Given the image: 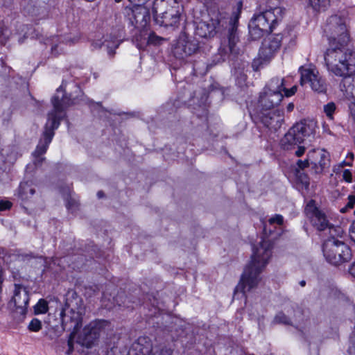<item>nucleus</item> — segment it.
<instances>
[{"label":"nucleus","mask_w":355,"mask_h":355,"mask_svg":"<svg viewBox=\"0 0 355 355\" xmlns=\"http://www.w3.org/2000/svg\"><path fill=\"white\" fill-rule=\"evenodd\" d=\"M309 5L317 12L325 11L330 6V0H308Z\"/></svg>","instance_id":"26"},{"label":"nucleus","mask_w":355,"mask_h":355,"mask_svg":"<svg viewBox=\"0 0 355 355\" xmlns=\"http://www.w3.org/2000/svg\"><path fill=\"white\" fill-rule=\"evenodd\" d=\"M107 324L106 321H96L86 326L78 337V343L82 346L90 347L99 338L101 329Z\"/></svg>","instance_id":"13"},{"label":"nucleus","mask_w":355,"mask_h":355,"mask_svg":"<svg viewBox=\"0 0 355 355\" xmlns=\"http://www.w3.org/2000/svg\"><path fill=\"white\" fill-rule=\"evenodd\" d=\"M266 33H268L266 31L261 30L260 28L254 26L252 23L249 24V34L250 37L257 40L261 38Z\"/></svg>","instance_id":"27"},{"label":"nucleus","mask_w":355,"mask_h":355,"mask_svg":"<svg viewBox=\"0 0 355 355\" xmlns=\"http://www.w3.org/2000/svg\"><path fill=\"white\" fill-rule=\"evenodd\" d=\"M199 50L198 40L193 35L182 32L173 46L172 52L176 58L183 60L195 55Z\"/></svg>","instance_id":"9"},{"label":"nucleus","mask_w":355,"mask_h":355,"mask_svg":"<svg viewBox=\"0 0 355 355\" xmlns=\"http://www.w3.org/2000/svg\"><path fill=\"white\" fill-rule=\"evenodd\" d=\"M322 28L330 46L349 44L347 19L345 17L337 14L331 15L326 20Z\"/></svg>","instance_id":"6"},{"label":"nucleus","mask_w":355,"mask_h":355,"mask_svg":"<svg viewBox=\"0 0 355 355\" xmlns=\"http://www.w3.org/2000/svg\"><path fill=\"white\" fill-rule=\"evenodd\" d=\"M128 1L131 2V0H128Z\"/></svg>","instance_id":"57"},{"label":"nucleus","mask_w":355,"mask_h":355,"mask_svg":"<svg viewBox=\"0 0 355 355\" xmlns=\"http://www.w3.org/2000/svg\"><path fill=\"white\" fill-rule=\"evenodd\" d=\"M97 196L98 198H101L104 196V193L102 191H99L98 193H97Z\"/></svg>","instance_id":"52"},{"label":"nucleus","mask_w":355,"mask_h":355,"mask_svg":"<svg viewBox=\"0 0 355 355\" xmlns=\"http://www.w3.org/2000/svg\"><path fill=\"white\" fill-rule=\"evenodd\" d=\"M103 46H106L108 54L112 56L115 53L114 49H116L119 46V44L116 42H112V45H110V42H106V43H103Z\"/></svg>","instance_id":"34"},{"label":"nucleus","mask_w":355,"mask_h":355,"mask_svg":"<svg viewBox=\"0 0 355 355\" xmlns=\"http://www.w3.org/2000/svg\"><path fill=\"white\" fill-rule=\"evenodd\" d=\"M122 1H123V0H114V1H115L116 3H120V2H121Z\"/></svg>","instance_id":"56"},{"label":"nucleus","mask_w":355,"mask_h":355,"mask_svg":"<svg viewBox=\"0 0 355 355\" xmlns=\"http://www.w3.org/2000/svg\"><path fill=\"white\" fill-rule=\"evenodd\" d=\"M76 304H78V302H81V300H80V299H79V298H76Z\"/></svg>","instance_id":"55"},{"label":"nucleus","mask_w":355,"mask_h":355,"mask_svg":"<svg viewBox=\"0 0 355 355\" xmlns=\"http://www.w3.org/2000/svg\"><path fill=\"white\" fill-rule=\"evenodd\" d=\"M305 214L311 220L313 226L318 231H325L330 225L326 214L316 207L314 200H311L305 207Z\"/></svg>","instance_id":"14"},{"label":"nucleus","mask_w":355,"mask_h":355,"mask_svg":"<svg viewBox=\"0 0 355 355\" xmlns=\"http://www.w3.org/2000/svg\"><path fill=\"white\" fill-rule=\"evenodd\" d=\"M57 45H53L52 47H51V53L55 55H57L58 54V52L56 51V48H57Z\"/></svg>","instance_id":"50"},{"label":"nucleus","mask_w":355,"mask_h":355,"mask_svg":"<svg viewBox=\"0 0 355 355\" xmlns=\"http://www.w3.org/2000/svg\"><path fill=\"white\" fill-rule=\"evenodd\" d=\"M350 342L353 345L354 349H355V331L353 332L350 337Z\"/></svg>","instance_id":"49"},{"label":"nucleus","mask_w":355,"mask_h":355,"mask_svg":"<svg viewBox=\"0 0 355 355\" xmlns=\"http://www.w3.org/2000/svg\"><path fill=\"white\" fill-rule=\"evenodd\" d=\"M282 37L270 35L264 39L259 49L258 58L254 60L252 67L258 71L262 65L267 64L275 55L281 46Z\"/></svg>","instance_id":"10"},{"label":"nucleus","mask_w":355,"mask_h":355,"mask_svg":"<svg viewBox=\"0 0 355 355\" xmlns=\"http://www.w3.org/2000/svg\"><path fill=\"white\" fill-rule=\"evenodd\" d=\"M284 92V94H285V96L288 97V96H293V94H295V93L297 91V87L296 86H293L292 88H291L290 89H288L286 88H285L284 87L283 88V90Z\"/></svg>","instance_id":"39"},{"label":"nucleus","mask_w":355,"mask_h":355,"mask_svg":"<svg viewBox=\"0 0 355 355\" xmlns=\"http://www.w3.org/2000/svg\"><path fill=\"white\" fill-rule=\"evenodd\" d=\"M33 184L28 182H21L19 187L18 196L22 200H29L35 193Z\"/></svg>","instance_id":"24"},{"label":"nucleus","mask_w":355,"mask_h":355,"mask_svg":"<svg viewBox=\"0 0 355 355\" xmlns=\"http://www.w3.org/2000/svg\"><path fill=\"white\" fill-rule=\"evenodd\" d=\"M349 272L350 274L355 277V261L353 262L352 266L349 268Z\"/></svg>","instance_id":"46"},{"label":"nucleus","mask_w":355,"mask_h":355,"mask_svg":"<svg viewBox=\"0 0 355 355\" xmlns=\"http://www.w3.org/2000/svg\"><path fill=\"white\" fill-rule=\"evenodd\" d=\"M299 71L301 74L300 84L308 83L311 89L318 93H325L327 91V84L324 78L320 76L318 71L313 69L300 67Z\"/></svg>","instance_id":"12"},{"label":"nucleus","mask_w":355,"mask_h":355,"mask_svg":"<svg viewBox=\"0 0 355 355\" xmlns=\"http://www.w3.org/2000/svg\"><path fill=\"white\" fill-rule=\"evenodd\" d=\"M12 206V203L8 200H1L0 201V211H4L6 209H9Z\"/></svg>","instance_id":"38"},{"label":"nucleus","mask_w":355,"mask_h":355,"mask_svg":"<svg viewBox=\"0 0 355 355\" xmlns=\"http://www.w3.org/2000/svg\"><path fill=\"white\" fill-rule=\"evenodd\" d=\"M354 204H355V196H351V195L349 196L348 202L347 203L346 207L343 208L341 209V211L345 212L347 207H348V208L354 207Z\"/></svg>","instance_id":"36"},{"label":"nucleus","mask_w":355,"mask_h":355,"mask_svg":"<svg viewBox=\"0 0 355 355\" xmlns=\"http://www.w3.org/2000/svg\"><path fill=\"white\" fill-rule=\"evenodd\" d=\"M283 14L284 10L281 7L276 6L254 15L250 23L267 33H270L275 24L282 20Z\"/></svg>","instance_id":"11"},{"label":"nucleus","mask_w":355,"mask_h":355,"mask_svg":"<svg viewBox=\"0 0 355 355\" xmlns=\"http://www.w3.org/2000/svg\"><path fill=\"white\" fill-rule=\"evenodd\" d=\"M336 110V105L333 102H330L324 106V112L326 114L327 116L333 119V114Z\"/></svg>","instance_id":"31"},{"label":"nucleus","mask_w":355,"mask_h":355,"mask_svg":"<svg viewBox=\"0 0 355 355\" xmlns=\"http://www.w3.org/2000/svg\"><path fill=\"white\" fill-rule=\"evenodd\" d=\"M316 123L314 121L304 120L294 125L284 135L281 145L284 150H295V155L300 157L304 155L305 148L300 146L305 137L315 134Z\"/></svg>","instance_id":"5"},{"label":"nucleus","mask_w":355,"mask_h":355,"mask_svg":"<svg viewBox=\"0 0 355 355\" xmlns=\"http://www.w3.org/2000/svg\"><path fill=\"white\" fill-rule=\"evenodd\" d=\"M257 117L264 126L273 132L277 131L284 122V113L279 110L259 111Z\"/></svg>","instance_id":"15"},{"label":"nucleus","mask_w":355,"mask_h":355,"mask_svg":"<svg viewBox=\"0 0 355 355\" xmlns=\"http://www.w3.org/2000/svg\"><path fill=\"white\" fill-rule=\"evenodd\" d=\"M152 12L156 24L164 26H173L179 23L180 13L177 7L168 4L166 0H155Z\"/></svg>","instance_id":"8"},{"label":"nucleus","mask_w":355,"mask_h":355,"mask_svg":"<svg viewBox=\"0 0 355 355\" xmlns=\"http://www.w3.org/2000/svg\"><path fill=\"white\" fill-rule=\"evenodd\" d=\"M51 102L53 104V110L49 112L47 122L44 127V131L42 137L37 146L33 155L35 157V164L36 166L40 165L44 159L41 155L44 154L47 150L49 144L54 136V130L57 129L65 115V109L74 103L73 101L66 96L60 98L58 95H55Z\"/></svg>","instance_id":"3"},{"label":"nucleus","mask_w":355,"mask_h":355,"mask_svg":"<svg viewBox=\"0 0 355 355\" xmlns=\"http://www.w3.org/2000/svg\"><path fill=\"white\" fill-rule=\"evenodd\" d=\"M285 312H279L274 318L273 322L275 324H292L293 320H298L301 317V311L294 305H291L284 309Z\"/></svg>","instance_id":"19"},{"label":"nucleus","mask_w":355,"mask_h":355,"mask_svg":"<svg viewBox=\"0 0 355 355\" xmlns=\"http://www.w3.org/2000/svg\"><path fill=\"white\" fill-rule=\"evenodd\" d=\"M284 81L283 78H272L265 87L264 90L273 93H282L284 86Z\"/></svg>","instance_id":"25"},{"label":"nucleus","mask_w":355,"mask_h":355,"mask_svg":"<svg viewBox=\"0 0 355 355\" xmlns=\"http://www.w3.org/2000/svg\"><path fill=\"white\" fill-rule=\"evenodd\" d=\"M298 178L300 180V182L304 184L306 187H307L309 184V180L306 175L303 173H300L298 175Z\"/></svg>","instance_id":"40"},{"label":"nucleus","mask_w":355,"mask_h":355,"mask_svg":"<svg viewBox=\"0 0 355 355\" xmlns=\"http://www.w3.org/2000/svg\"><path fill=\"white\" fill-rule=\"evenodd\" d=\"M282 93H273L268 91H263L261 93L259 100V111H270L277 106L283 99Z\"/></svg>","instance_id":"18"},{"label":"nucleus","mask_w":355,"mask_h":355,"mask_svg":"<svg viewBox=\"0 0 355 355\" xmlns=\"http://www.w3.org/2000/svg\"><path fill=\"white\" fill-rule=\"evenodd\" d=\"M351 118L355 123V105H353L351 108Z\"/></svg>","instance_id":"47"},{"label":"nucleus","mask_w":355,"mask_h":355,"mask_svg":"<svg viewBox=\"0 0 355 355\" xmlns=\"http://www.w3.org/2000/svg\"><path fill=\"white\" fill-rule=\"evenodd\" d=\"M327 230L329 231V236L328 239H334V240H339L338 238H341L344 233L341 227L334 226L331 224L329 225Z\"/></svg>","instance_id":"28"},{"label":"nucleus","mask_w":355,"mask_h":355,"mask_svg":"<svg viewBox=\"0 0 355 355\" xmlns=\"http://www.w3.org/2000/svg\"><path fill=\"white\" fill-rule=\"evenodd\" d=\"M352 98L354 99V102H352L351 104L349 105V111L351 112V108L353 105H355V96L353 97Z\"/></svg>","instance_id":"53"},{"label":"nucleus","mask_w":355,"mask_h":355,"mask_svg":"<svg viewBox=\"0 0 355 355\" xmlns=\"http://www.w3.org/2000/svg\"><path fill=\"white\" fill-rule=\"evenodd\" d=\"M307 156L315 173H320L329 164V153L323 149L310 150Z\"/></svg>","instance_id":"16"},{"label":"nucleus","mask_w":355,"mask_h":355,"mask_svg":"<svg viewBox=\"0 0 355 355\" xmlns=\"http://www.w3.org/2000/svg\"><path fill=\"white\" fill-rule=\"evenodd\" d=\"M66 207L69 211L73 213L78 210L79 203L76 199L70 196L66 199Z\"/></svg>","instance_id":"30"},{"label":"nucleus","mask_w":355,"mask_h":355,"mask_svg":"<svg viewBox=\"0 0 355 355\" xmlns=\"http://www.w3.org/2000/svg\"><path fill=\"white\" fill-rule=\"evenodd\" d=\"M21 258L24 261L25 260H28L31 258H40V259H42V257H35L34 256L33 254H23L21 255Z\"/></svg>","instance_id":"44"},{"label":"nucleus","mask_w":355,"mask_h":355,"mask_svg":"<svg viewBox=\"0 0 355 355\" xmlns=\"http://www.w3.org/2000/svg\"><path fill=\"white\" fill-rule=\"evenodd\" d=\"M350 238L355 242V220L352 223L349 228Z\"/></svg>","instance_id":"41"},{"label":"nucleus","mask_w":355,"mask_h":355,"mask_svg":"<svg viewBox=\"0 0 355 355\" xmlns=\"http://www.w3.org/2000/svg\"><path fill=\"white\" fill-rule=\"evenodd\" d=\"M68 346H69V350H68V352H67V354H71V353L73 352V342H72V340H71V339H69V340H68Z\"/></svg>","instance_id":"45"},{"label":"nucleus","mask_w":355,"mask_h":355,"mask_svg":"<svg viewBox=\"0 0 355 355\" xmlns=\"http://www.w3.org/2000/svg\"><path fill=\"white\" fill-rule=\"evenodd\" d=\"M354 155L353 153H348L345 159L343 161V164L345 166H352V162L354 161Z\"/></svg>","instance_id":"35"},{"label":"nucleus","mask_w":355,"mask_h":355,"mask_svg":"<svg viewBox=\"0 0 355 355\" xmlns=\"http://www.w3.org/2000/svg\"><path fill=\"white\" fill-rule=\"evenodd\" d=\"M272 248L270 241L265 239L260 241L257 246L253 247L251 261L244 270L241 282L236 288V292L241 291L244 295L257 286L259 282V275L272 255Z\"/></svg>","instance_id":"2"},{"label":"nucleus","mask_w":355,"mask_h":355,"mask_svg":"<svg viewBox=\"0 0 355 355\" xmlns=\"http://www.w3.org/2000/svg\"><path fill=\"white\" fill-rule=\"evenodd\" d=\"M12 301L16 307V311L21 315L25 314L29 301L28 291L26 287L15 284Z\"/></svg>","instance_id":"17"},{"label":"nucleus","mask_w":355,"mask_h":355,"mask_svg":"<svg viewBox=\"0 0 355 355\" xmlns=\"http://www.w3.org/2000/svg\"><path fill=\"white\" fill-rule=\"evenodd\" d=\"M284 223V218L282 215L275 214L271 217L267 223L264 225L263 232L265 234L271 235L277 226H282Z\"/></svg>","instance_id":"23"},{"label":"nucleus","mask_w":355,"mask_h":355,"mask_svg":"<svg viewBox=\"0 0 355 355\" xmlns=\"http://www.w3.org/2000/svg\"><path fill=\"white\" fill-rule=\"evenodd\" d=\"M164 40V39L163 37L157 35L154 33H151L148 37V43L150 44L159 45Z\"/></svg>","instance_id":"32"},{"label":"nucleus","mask_w":355,"mask_h":355,"mask_svg":"<svg viewBox=\"0 0 355 355\" xmlns=\"http://www.w3.org/2000/svg\"><path fill=\"white\" fill-rule=\"evenodd\" d=\"M286 109H287V111H288V112H291V111H293V109H294V105H293V103H289V104L287 105Z\"/></svg>","instance_id":"51"},{"label":"nucleus","mask_w":355,"mask_h":355,"mask_svg":"<svg viewBox=\"0 0 355 355\" xmlns=\"http://www.w3.org/2000/svg\"><path fill=\"white\" fill-rule=\"evenodd\" d=\"M300 284L301 286H304L306 284V282L304 280H302L300 281Z\"/></svg>","instance_id":"54"},{"label":"nucleus","mask_w":355,"mask_h":355,"mask_svg":"<svg viewBox=\"0 0 355 355\" xmlns=\"http://www.w3.org/2000/svg\"><path fill=\"white\" fill-rule=\"evenodd\" d=\"M343 179L349 182L352 181V173L348 170H345L343 174Z\"/></svg>","instance_id":"42"},{"label":"nucleus","mask_w":355,"mask_h":355,"mask_svg":"<svg viewBox=\"0 0 355 355\" xmlns=\"http://www.w3.org/2000/svg\"><path fill=\"white\" fill-rule=\"evenodd\" d=\"M340 89L346 97L355 96V75H349L343 78L339 85Z\"/></svg>","instance_id":"21"},{"label":"nucleus","mask_w":355,"mask_h":355,"mask_svg":"<svg viewBox=\"0 0 355 355\" xmlns=\"http://www.w3.org/2000/svg\"><path fill=\"white\" fill-rule=\"evenodd\" d=\"M48 311L47 302L44 299H40L35 306V312L37 314L45 313Z\"/></svg>","instance_id":"29"},{"label":"nucleus","mask_w":355,"mask_h":355,"mask_svg":"<svg viewBox=\"0 0 355 355\" xmlns=\"http://www.w3.org/2000/svg\"><path fill=\"white\" fill-rule=\"evenodd\" d=\"M153 344L148 337L141 336L135 342L128 355H152Z\"/></svg>","instance_id":"20"},{"label":"nucleus","mask_w":355,"mask_h":355,"mask_svg":"<svg viewBox=\"0 0 355 355\" xmlns=\"http://www.w3.org/2000/svg\"><path fill=\"white\" fill-rule=\"evenodd\" d=\"M60 318L62 320V324L64 326V323L68 322V320H67V317L66 316V314H65V309H62V310L61 311V312L60 313Z\"/></svg>","instance_id":"43"},{"label":"nucleus","mask_w":355,"mask_h":355,"mask_svg":"<svg viewBox=\"0 0 355 355\" xmlns=\"http://www.w3.org/2000/svg\"><path fill=\"white\" fill-rule=\"evenodd\" d=\"M310 164H311V162H310V160H309L308 156H307V159H306L305 160H304V161L298 160L297 162L298 167L302 170L308 167Z\"/></svg>","instance_id":"37"},{"label":"nucleus","mask_w":355,"mask_h":355,"mask_svg":"<svg viewBox=\"0 0 355 355\" xmlns=\"http://www.w3.org/2000/svg\"><path fill=\"white\" fill-rule=\"evenodd\" d=\"M323 253L327 261L332 265L339 266L352 258L349 247L343 241L327 239L323 244Z\"/></svg>","instance_id":"7"},{"label":"nucleus","mask_w":355,"mask_h":355,"mask_svg":"<svg viewBox=\"0 0 355 355\" xmlns=\"http://www.w3.org/2000/svg\"><path fill=\"white\" fill-rule=\"evenodd\" d=\"M349 46H330L324 55L328 71L343 78L355 73V52Z\"/></svg>","instance_id":"4"},{"label":"nucleus","mask_w":355,"mask_h":355,"mask_svg":"<svg viewBox=\"0 0 355 355\" xmlns=\"http://www.w3.org/2000/svg\"><path fill=\"white\" fill-rule=\"evenodd\" d=\"M42 328V322L40 320H39L37 318L33 319L29 325H28V329L31 331L37 332L40 331Z\"/></svg>","instance_id":"33"},{"label":"nucleus","mask_w":355,"mask_h":355,"mask_svg":"<svg viewBox=\"0 0 355 355\" xmlns=\"http://www.w3.org/2000/svg\"><path fill=\"white\" fill-rule=\"evenodd\" d=\"M148 1L149 0H131V2H134V3H136L139 5H140V4H144Z\"/></svg>","instance_id":"48"},{"label":"nucleus","mask_w":355,"mask_h":355,"mask_svg":"<svg viewBox=\"0 0 355 355\" xmlns=\"http://www.w3.org/2000/svg\"><path fill=\"white\" fill-rule=\"evenodd\" d=\"M241 9V3L232 16L227 17V13L220 12L218 10L211 8L208 12V19L200 21L196 28V34L201 37H210L214 36L217 31L227 30V45L220 49L221 56L228 55L234 60L239 53V48L236 46L239 41L238 25Z\"/></svg>","instance_id":"1"},{"label":"nucleus","mask_w":355,"mask_h":355,"mask_svg":"<svg viewBox=\"0 0 355 355\" xmlns=\"http://www.w3.org/2000/svg\"><path fill=\"white\" fill-rule=\"evenodd\" d=\"M65 306L67 308H70L71 306L69 319L71 322L73 324L74 330H78L82 325V315L84 311L83 308L78 307L76 311V308L72 306L68 299L66 300Z\"/></svg>","instance_id":"22"}]
</instances>
